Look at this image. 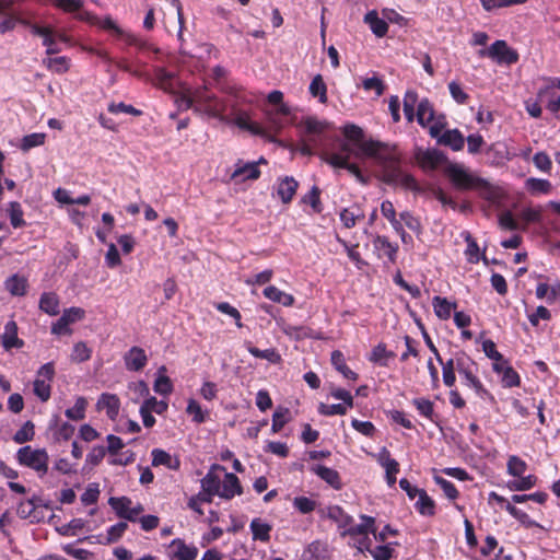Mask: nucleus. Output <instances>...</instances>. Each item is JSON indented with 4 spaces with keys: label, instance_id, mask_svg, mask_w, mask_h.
Returning <instances> with one entry per match:
<instances>
[{
    "label": "nucleus",
    "instance_id": "nucleus-27",
    "mask_svg": "<svg viewBox=\"0 0 560 560\" xmlns=\"http://www.w3.org/2000/svg\"><path fill=\"white\" fill-rule=\"evenodd\" d=\"M39 310L50 316L58 315L60 312V300L55 292H44L39 299Z\"/></svg>",
    "mask_w": 560,
    "mask_h": 560
},
{
    "label": "nucleus",
    "instance_id": "nucleus-10",
    "mask_svg": "<svg viewBox=\"0 0 560 560\" xmlns=\"http://www.w3.org/2000/svg\"><path fill=\"white\" fill-rule=\"evenodd\" d=\"M478 55L506 65L515 63L518 60L517 52L511 49L504 40H495L488 49L479 50Z\"/></svg>",
    "mask_w": 560,
    "mask_h": 560
},
{
    "label": "nucleus",
    "instance_id": "nucleus-3",
    "mask_svg": "<svg viewBox=\"0 0 560 560\" xmlns=\"http://www.w3.org/2000/svg\"><path fill=\"white\" fill-rule=\"evenodd\" d=\"M444 174L454 188L458 190H482L489 187V183L486 179L459 163H448L444 167Z\"/></svg>",
    "mask_w": 560,
    "mask_h": 560
},
{
    "label": "nucleus",
    "instance_id": "nucleus-52",
    "mask_svg": "<svg viewBox=\"0 0 560 560\" xmlns=\"http://www.w3.org/2000/svg\"><path fill=\"white\" fill-rule=\"evenodd\" d=\"M505 510L518 522H521L524 526L527 528L539 526L538 523L533 521L527 513L524 511L517 509L516 506L512 505L511 503H508L505 505Z\"/></svg>",
    "mask_w": 560,
    "mask_h": 560
},
{
    "label": "nucleus",
    "instance_id": "nucleus-56",
    "mask_svg": "<svg viewBox=\"0 0 560 560\" xmlns=\"http://www.w3.org/2000/svg\"><path fill=\"white\" fill-rule=\"evenodd\" d=\"M360 218V209L358 207L346 208L340 212V220L345 228H353Z\"/></svg>",
    "mask_w": 560,
    "mask_h": 560
},
{
    "label": "nucleus",
    "instance_id": "nucleus-41",
    "mask_svg": "<svg viewBox=\"0 0 560 560\" xmlns=\"http://www.w3.org/2000/svg\"><path fill=\"white\" fill-rule=\"evenodd\" d=\"M320 192L322 191L317 186H313L311 188V190L307 194H305L301 199V202L310 205L313 212L316 214L322 213L324 210V207H323V203L320 200Z\"/></svg>",
    "mask_w": 560,
    "mask_h": 560
},
{
    "label": "nucleus",
    "instance_id": "nucleus-63",
    "mask_svg": "<svg viewBox=\"0 0 560 560\" xmlns=\"http://www.w3.org/2000/svg\"><path fill=\"white\" fill-rule=\"evenodd\" d=\"M293 506L302 514H308L316 508V502L307 497H296Z\"/></svg>",
    "mask_w": 560,
    "mask_h": 560
},
{
    "label": "nucleus",
    "instance_id": "nucleus-48",
    "mask_svg": "<svg viewBox=\"0 0 560 560\" xmlns=\"http://www.w3.org/2000/svg\"><path fill=\"white\" fill-rule=\"evenodd\" d=\"M92 357V349L83 341L74 343L71 352V361L82 363L89 361Z\"/></svg>",
    "mask_w": 560,
    "mask_h": 560
},
{
    "label": "nucleus",
    "instance_id": "nucleus-36",
    "mask_svg": "<svg viewBox=\"0 0 560 560\" xmlns=\"http://www.w3.org/2000/svg\"><path fill=\"white\" fill-rule=\"evenodd\" d=\"M314 471L319 478L325 480L334 489L339 490L341 488V480L337 470L324 465H318L316 468H314Z\"/></svg>",
    "mask_w": 560,
    "mask_h": 560
},
{
    "label": "nucleus",
    "instance_id": "nucleus-60",
    "mask_svg": "<svg viewBox=\"0 0 560 560\" xmlns=\"http://www.w3.org/2000/svg\"><path fill=\"white\" fill-rule=\"evenodd\" d=\"M128 529V524L126 522H118L114 525H112L107 529V544H114L118 541L125 532Z\"/></svg>",
    "mask_w": 560,
    "mask_h": 560
},
{
    "label": "nucleus",
    "instance_id": "nucleus-44",
    "mask_svg": "<svg viewBox=\"0 0 560 560\" xmlns=\"http://www.w3.org/2000/svg\"><path fill=\"white\" fill-rule=\"evenodd\" d=\"M463 235L467 243V248L465 250L467 260L471 264H477L481 258L486 260V257L480 255L479 246L471 234L469 232H465Z\"/></svg>",
    "mask_w": 560,
    "mask_h": 560
},
{
    "label": "nucleus",
    "instance_id": "nucleus-33",
    "mask_svg": "<svg viewBox=\"0 0 560 560\" xmlns=\"http://www.w3.org/2000/svg\"><path fill=\"white\" fill-rule=\"evenodd\" d=\"M27 285L28 284L26 278L19 275L9 277L4 282L5 290L14 296L25 295Z\"/></svg>",
    "mask_w": 560,
    "mask_h": 560
},
{
    "label": "nucleus",
    "instance_id": "nucleus-2",
    "mask_svg": "<svg viewBox=\"0 0 560 560\" xmlns=\"http://www.w3.org/2000/svg\"><path fill=\"white\" fill-rule=\"evenodd\" d=\"M324 516L336 523L341 537H350L352 545L361 552L369 551L375 560H385V545L373 547L369 537H375V520L368 515H361L362 523L355 524L354 518L339 505H329L322 512Z\"/></svg>",
    "mask_w": 560,
    "mask_h": 560
},
{
    "label": "nucleus",
    "instance_id": "nucleus-61",
    "mask_svg": "<svg viewBox=\"0 0 560 560\" xmlns=\"http://www.w3.org/2000/svg\"><path fill=\"white\" fill-rule=\"evenodd\" d=\"M215 308L223 313V314H226L229 316H231V318H234L235 320V325L238 327V328H242L243 327V324L241 322L242 319V316H241V313L238 312L237 308H235L234 306H232L230 303L228 302H221V303H218L215 305Z\"/></svg>",
    "mask_w": 560,
    "mask_h": 560
},
{
    "label": "nucleus",
    "instance_id": "nucleus-59",
    "mask_svg": "<svg viewBox=\"0 0 560 560\" xmlns=\"http://www.w3.org/2000/svg\"><path fill=\"white\" fill-rule=\"evenodd\" d=\"M361 86L366 92L374 91L377 96H381L384 92L383 80L376 75L364 78L362 80Z\"/></svg>",
    "mask_w": 560,
    "mask_h": 560
},
{
    "label": "nucleus",
    "instance_id": "nucleus-16",
    "mask_svg": "<svg viewBox=\"0 0 560 560\" xmlns=\"http://www.w3.org/2000/svg\"><path fill=\"white\" fill-rule=\"evenodd\" d=\"M299 188V182L293 176L279 177L277 180V195L284 205H289Z\"/></svg>",
    "mask_w": 560,
    "mask_h": 560
},
{
    "label": "nucleus",
    "instance_id": "nucleus-17",
    "mask_svg": "<svg viewBox=\"0 0 560 560\" xmlns=\"http://www.w3.org/2000/svg\"><path fill=\"white\" fill-rule=\"evenodd\" d=\"M261 172L258 167V163L247 162L244 163L242 160H238L235 164V168L231 174L232 180L241 179L246 180H256L260 177Z\"/></svg>",
    "mask_w": 560,
    "mask_h": 560
},
{
    "label": "nucleus",
    "instance_id": "nucleus-30",
    "mask_svg": "<svg viewBox=\"0 0 560 560\" xmlns=\"http://www.w3.org/2000/svg\"><path fill=\"white\" fill-rule=\"evenodd\" d=\"M250 532L254 540H259L262 542H267L270 540V532L272 530V526L261 518L256 517L250 522Z\"/></svg>",
    "mask_w": 560,
    "mask_h": 560
},
{
    "label": "nucleus",
    "instance_id": "nucleus-49",
    "mask_svg": "<svg viewBox=\"0 0 560 560\" xmlns=\"http://www.w3.org/2000/svg\"><path fill=\"white\" fill-rule=\"evenodd\" d=\"M35 435V427L32 421H26L21 429H19L14 435L13 441L18 444H23L30 442L34 439Z\"/></svg>",
    "mask_w": 560,
    "mask_h": 560
},
{
    "label": "nucleus",
    "instance_id": "nucleus-37",
    "mask_svg": "<svg viewBox=\"0 0 560 560\" xmlns=\"http://www.w3.org/2000/svg\"><path fill=\"white\" fill-rule=\"evenodd\" d=\"M165 372H166L165 366H161L159 369V375L154 381L153 389L155 393H158L160 395L168 396L173 392V383L167 375L162 374Z\"/></svg>",
    "mask_w": 560,
    "mask_h": 560
},
{
    "label": "nucleus",
    "instance_id": "nucleus-1",
    "mask_svg": "<svg viewBox=\"0 0 560 560\" xmlns=\"http://www.w3.org/2000/svg\"><path fill=\"white\" fill-rule=\"evenodd\" d=\"M342 133L348 141L342 142L337 152L325 153V162L334 167L348 170L360 178V166L350 162L351 158H355L381 182H385V144L366 140L363 129L354 124L345 125Z\"/></svg>",
    "mask_w": 560,
    "mask_h": 560
},
{
    "label": "nucleus",
    "instance_id": "nucleus-29",
    "mask_svg": "<svg viewBox=\"0 0 560 560\" xmlns=\"http://www.w3.org/2000/svg\"><path fill=\"white\" fill-rule=\"evenodd\" d=\"M262 293L268 300L282 304L283 306H292L295 302V299L292 294L285 293L275 285L266 287Z\"/></svg>",
    "mask_w": 560,
    "mask_h": 560
},
{
    "label": "nucleus",
    "instance_id": "nucleus-54",
    "mask_svg": "<svg viewBox=\"0 0 560 560\" xmlns=\"http://www.w3.org/2000/svg\"><path fill=\"white\" fill-rule=\"evenodd\" d=\"M226 93L233 98V107L253 102V98L241 86H231Z\"/></svg>",
    "mask_w": 560,
    "mask_h": 560
},
{
    "label": "nucleus",
    "instance_id": "nucleus-7",
    "mask_svg": "<svg viewBox=\"0 0 560 560\" xmlns=\"http://www.w3.org/2000/svg\"><path fill=\"white\" fill-rule=\"evenodd\" d=\"M456 371L460 376H463L466 381V385L474 388L475 392L483 397L488 394L487 389L483 387L481 382L476 375L477 364L474 362L468 355L465 353H460L456 355Z\"/></svg>",
    "mask_w": 560,
    "mask_h": 560
},
{
    "label": "nucleus",
    "instance_id": "nucleus-58",
    "mask_svg": "<svg viewBox=\"0 0 560 560\" xmlns=\"http://www.w3.org/2000/svg\"><path fill=\"white\" fill-rule=\"evenodd\" d=\"M107 110L110 114H115V115H117L119 113H125V114H129L132 116H141L142 115V110L133 107L132 105L125 104L122 102H120V103L112 102L108 105Z\"/></svg>",
    "mask_w": 560,
    "mask_h": 560
},
{
    "label": "nucleus",
    "instance_id": "nucleus-8",
    "mask_svg": "<svg viewBox=\"0 0 560 560\" xmlns=\"http://www.w3.org/2000/svg\"><path fill=\"white\" fill-rule=\"evenodd\" d=\"M54 362L45 363L37 371L36 378L33 383V392L44 402L49 400L51 396V382L54 380Z\"/></svg>",
    "mask_w": 560,
    "mask_h": 560
},
{
    "label": "nucleus",
    "instance_id": "nucleus-23",
    "mask_svg": "<svg viewBox=\"0 0 560 560\" xmlns=\"http://www.w3.org/2000/svg\"><path fill=\"white\" fill-rule=\"evenodd\" d=\"M416 160L423 170L433 171L443 162L444 155L438 150H419Z\"/></svg>",
    "mask_w": 560,
    "mask_h": 560
},
{
    "label": "nucleus",
    "instance_id": "nucleus-5",
    "mask_svg": "<svg viewBox=\"0 0 560 560\" xmlns=\"http://www.w3.org/2000/svg\"><path fill=\"white\" fill-rule=\"evenodd\" d=\"M417 121L423 128H427L433 138L439 137L445 127L444 116H438L433 105L427 98L420 101L418 104Z\"/></svg>",
    "mask_w": 560,
    "mask_h": 560
},
{
    "label": "nucleus",
    "instance_id": "nucleus-53",
    "mask_svg": "<svg viewBox=\"0 0 560 560\" xmlns=\"http://www.w3.org/2000/svg\"><path fill=\"white\" fill-rule=\"evenodd\" d=\"M288 408H281L279 407L272 415V425H271V432L278 433L282 430V428L287 424L289 421L288 415H289Z\"/></svg>",
    "mask_w": 560,
    "mask_h": 560
},
{
    "label": "nucleus",
    "instance_id": "nucleus-50",
    "mask_svg": "<svg viewBox=\"0 0 560 560\" xmlns=\"http://www.w3.org/2000/svg\"><path fill=\"white\" fill-rule=\"evenodd\" d=\"M537 482V478L534 475H528L526 477H521L517 480H512L508 482V488L511 491H525L532 489Z\"/></svg>",
    "mask_w": 560,
    "mask_h": 560
},
{
    "label": "nucleus",
    "instance_id": "nucleus-62",
    "mask_svg": "<svg viewBox=\"0 0 560 560\" xmlns=\"http://www.w3.org/2000/svg\"><path fill=\"white\" fill-rule=\"evenodd\" d=\"M318 412L322 416L330 417L335 415L343 416L347 413V406L341 404H332V405H326L324 402H320L318 406Z\"/></svg>",
    "mask_w": 560,
    "mask_h": 560
},
{
    "label": "nucleus",
    "instance_id": "nucleus-39",
    "mask_svg": "<svg viewBox=\"0 0 560 560\" xmlns=\"http://www.w3.org/2000/svg\"><path fill=\"white\" fill-rule=\"evenodd\" d=\"M313 97H317L322 104L327 103V85L324 82L322 74H316L308 88Z\"/></svg>",
    "mask_w": 560,
    "mask_h": 560
},
{
    "label": "nucleus",
    "instance_id": "nucleus-51",
    "mask_svg": "<svg viewBox=\"0 0 560 560\" xmlns=\"http://www.w3.org/2000/svg\"><path fill=\"white\" fill-rule=\"evenodd\" d=\"M291 115V109L284 103L278 105V108L272 112H268L269 121L276 127L277 130L283 127V122L280 117H288Z\"/></svg>",
    "mask_w": 560,
    "mask_h": 560
},
{
    "label": "nucleus",
    "instance_id": "nucleus-43",
    "mask_svg": "<svg viewBox=\"0 0 560 560\" xmlns=\"http://www.w3.org/2000/svg\"><path fill=\"white\" fill-rule=\"evenodd\" d=\"M364 22L377 37L385 36V20L380 19L378 13L375 10L369 11L365 14Z\"/></svg>",
    "mask_w": 560,
    "mask_h": 560
},
{
    "label": "nucleus",
    "instance_id": "nucleus-34",
    "mask_svg": "<svg viewBox=\"0 0 560 560\" xmlns=\"http://www.w3.org/2000/svg\"><path fill=\"white\" fill-rule=\"evenodd\" d=\"M560 295V283L556 282L551 285L547 283H539L536 288V296L539 300H545L547 303H553Z\"/></svg>",
    "mask_w": 560,
    "mask_h": 560
},
{
    "label": "nucleus",
    "instance_id": "nucleus-64",
    "mask_svg": "<svg viewBox=\"0 0 560 560\" xmlns=\"http://www.w3.org/2000/svg\"><path fill=\"white\" fill-rule=\"evenodd\" d=\"M100 497V489L97 483H90L81 495V501L84 505L95 504Z\"/></svg>",
    "mask_w": 560,
    "mask_h": 560
},
{
    "label": "nucleus",
    "instance_id": "nucleus-35",
    "mask_svg": "<svg viewBox=\"0 0 560 560\" xmlns=\"http://www.w3.org/2000/svg\"><path fill=\"white\" fill-rule=\"evenodd\" d=\"M418 500L415 503L416 510L422 515V516H433L435 514V503L434 501L428 495L425 490H421L418 494Z\"/></svg>",
    "mask_w": 560,
    "mask_h": 560
},
{
    "label": "nucleus",
    "instance_id": "nucleus-15",
    "mask_svg": "<svg viewBox=\"0 0 560 560\" xmlns=\"http://www.w3.org/2000/svg\"><path fill=\"white\" fill-rule=\"evenodd\" d=\"M32 34L43 37V45L47 47L46 54L48 56L58 54L61 48L57 44L56 32L50 26H42L38 24L31 25Z\"/></svg>",
    "mask_w": 560,
    "mask_h": 560
},
{
    "label": "nucleus",
    "instance_id": "nucleus-4",
    "mask_svg": "<svg viewBox=\"0 0 560 560\" xmlns=\"http://www.w3.org/2000/svg\"><path fill=\"white\" fill-rule=\"evenodd\" d=\"M402 161L404 156L398 148L396 145L390 148L387 144V184H396L406 189L418 191L420 188L415 177L399 168Z\"/></svg>",
    "mask_w": 560,
    "mask_h": 560
},
{
    "label": "nucleus",
    "instance_id": "nucleus-6",
    "mask_svg": "<svg viewBox=\"0 0 560 560\" xmlns=\"http://www.w3.org/2000/svg\"><path fill=\"white\" fill-rule=\"evenodd\" d=\"M20 465L28 467L43 477L48 471L49 456L46 450H33L31 446H23L16 453Z\"/></svg>",
    "mask_w": 560,
    "mask_h": 560
},
{
    "label": "nucleus",
    "instance_id": "nucleus-20",
    "mask_svg": "<svg viewBox=\"0 0 560 560\" xmlns=\"http://www.w3.org/2000/svg\"><path fill=\"white\" fill-rule=\"evenodd\" d=\"M37 498L21 501L16 508V514L22 520H30L31 523H38L44 518V515L37 509Z\"/></svg>",
    "mask_w": 560,
    "mask_h": 560
},
{
    "label": "nucleus",
    "instance_id": "nucleus-46",
    "mask_svg": "<svg viewBox=\"0 0 560 560\" xmlns=\"http://www.w3.org/2000/svg\"><path fill=\"white\" fill-rule=\"evenodd\" d=\"M46 135L44 132H34L24 136L21 139L20 149L24 152L45 143Z\"/></svg>",
    "mask_w": 560,
    "mask_h": 560
},
{
    "label": "nucleus",
    "instance_id": "nucleus-45",
    "mask_svg": "<svg viewBox=\"0 0 560 560\" xmlns=\"http://www.w3.org/2000/svg\"><path fill=\"white\" fill-rule=\"evenodd\" d=\"M527 190L533 195L549 194L552 189L551 183L547 179L530 177L525 182Z\"/></svg>",
    "mask_w": 560,
    "mask_h": 560
},
{
    "label": "nucleus",
    "instance_id": "nucleus-28",
    "mask_svg": "<svg viewBox=\"0 0 560 560\" xmlns=\"http://www.w3.org/2000/svg\"><path fill=\"white\" fill-rule=\"evenodd\" d=\"M247 351L255 358L265 359L272 364H279L282 361L280 353L275 348L260 350L255 347L250 341L245 342Z\"/></svg>",
    "mask_w": 560,
    "mask_h": 560
},
{
    "label": "nucleus",
    "instance_id": "nucleus-38",
    "mask_svg": "<svg viewBox=\"0 0 560 560\" xmlns=\"http://www.w3.org/2000/svg\"><path fill=\"white\" fill-rule=\"evenodd\" d=\"M389 23L398 26V32L396 33V35L398 38H404L409 26V20L394 10H387V24ZM388 32L389 25H387V33Z\"/></svg>",
    "mask_w": 560,
    "mask_h": 560
},
{
    "label": "nucleus",
    "instance_id": "nucleus-57",
    "mask_svg": "<svg viewBox=\"0 0 560 560\" xmlns=\"http://www.w3.org/2000/svg\"><path fill=\"white\" fill-rule=\"evenodd\" d=\"M52 4L66 13H74L83 8V0H52Z\"/></svg>",
    "mask_w": 560,
    "mask_h": 560
},
{
    "label": "nucleus",
    "instance_id": "nucleus-13",
    "mask_svg": "<svg viewBox=\"0 0 560 560\" xmlns=\"http://www.w3.org/2000/svg\"><path fill=\"white\" fill-rule=\"evenodd\" d=\"M85 316V311L81 307L72 306L70 308H66L60 316V318L52 324L51 332L54 335H71L72 330L69 328L71 324H74Z\"/></svg>",
    "mask_w": 560,
    "mask_h": 560
},
{
    "label": "nucleus",
    "instance_id": "nucleus-14",
    "mask_svg": "<svg viewBox=\"0 0 560 560\" xmlns=\"http://www.w3.org/2000/svg\"><path fill=\"white\" fill-rule=\"evenodd\" d=\"M168 555L172 560H195L198 556V548L187 545L180 538H175L168 545Z\"/></svg>",
    "mask_w": 560,
    "mask_h": 560
},
{
    "label": "nucleus",
    "instance_id": "nucleus-12",
    "mask_svg": "<svg viewBox=\"0 0 560 560\" xmlns=\"http://www.w3.org/2000/svg\"><path fill=\"white\" fill-rule=\"evenodd\" d=\"M198 106L209 116L213 118L223 119L226 112V104L223 100L217 97L214 94H208L206 91L196 93Z\"/></svg>",
    "mask_w": 560,
    "mask_h": 560
},
{
    "label": "nucleus",
    "instance_id": "nucleus-47",
    "mask_svg": "<svg viewBox=\"0 0 560 560\" xmlns=\"http://www.w3.org/2000/svg\"><path fill=\"white\" fill-rule=\"evenodd\" d=\"M88 401L84 397H78L72 408H68L65 412L70 420L79 421L85 418V409Z\"/></svg>",
    "mask_w": 560,
    "mask_h": 560
},
{
    "label": "nucleus",
    "instance_id": "nucleus-42",
    "mask_svg": "<svg viewBox=\"0 0 560 560\" xmlns=\"http://www.w3.org/2000/svg\"><path fill=\"white\" fill-rule=\"evenodd\" d=\"M434 312L440 319H448L456 304L448 302L445 298L434 296L432 301Z\"/></svg>",
    "mask_w": 560,
    "mask_h": 560
},
{
    "label": "nucleus",
    "instance_id": "nucleus-11",
    "mask_svg": "<svg viewBox=\"0 0 560 560\" xmlns=\"http://www.w3.org/2000/svg\"><path fill=\"white\" fill-rule=\"evenodd\" d=\"M302 126L306 135L312 136L307 141H303L299 148V151L303 155L313 154V144L316 143L314 136H319L325 132L328 125L325 121H320L315 117H306L302 121Z\"/></svg>",
    "mask_w": 560,
    "mask_h": 560
},
{
    "label": "nucleus",
    "instance_id": "nucleus-22",
    "mask_svg": "<svg viewBox=\"0 0 560 560\" xmlns=\"http://www.w3.org/2000/svg\"><path fill=\"white\" fill-rule=\"evenodd\" d=\"M96 408L98 410H105L106 416L110 420H115L119 413L120 400L115 394L103 393L96 402Z\"/></svg>",
    "mask_w": 560,
    "mask_h": 560
},
{
    "label": "nucleus",
    "instance_id": "nucleus-32",
    "mask_svg": "<svg viewBox=\"0 0 560 560\" xmlns=\"http://www.w3.org/2000/svg\"><path fill=\"white\" fill-rule=\"evenodd\" d=\"M43 65L47 68V70L63 74L69 71L71 60L70 58L66 56H59V57H47L43 59Z\"/></svg>",
    "mask_w": 560,
    "mask_h": 560
},
{
    "label": "nucleus",
    "instance_id": "nucleus-24",
    "mask_svg": "<svg viewBox=\"0 0 560 560\" xmlns=\"http://www.w3.org/2000/svg\"><path fill=\"white\" fill-rule=\"evenodd\" d=\"M201 488L203 495L200 493V500L210 503L211 498L213 495H219L221 490V480L220 478L213 474L212 471H209L202 479H201Z\"/></svg>",
    "mask_w": 560,
    "mask_h": 560
},
{
    "label": "nucleus",
    "instance_id": "nucleus-55",
    "mask_svg": "<svg viewBox=\"0 0 560 560\" xmlns=\"http://www.w3.org/2000/svg\"><path fill=\"white\" fill-rule=\"evenodd\" d=\"M526 463L516 455H512L508 460V472L514 477H522L526 471Z\"/></svg>",
    "mask_w": 560,
    "mask_h": 560
},
{
    "label": "nucleus",
    "instance_id": "nucleus-40",
    "mask_svg": "<svg viewBox=\"0 0 560 560\" xmlns=\"http://www.w3.org/2000/svg\"><path fill=\"white\" fill-rule=\"evenodd\" d=\"M8 214L10 218V223L14 229L23 228L26 225V221L24 220V211L22 206L18 201H11L8 205Z\"/></svg>",
    "mask_w": 560,
    "mask_h": 560
},
{
    "label": "nucleus",
    "instance_id": "nucleus-25",
    "mask_svg": "<svg viewBox=\"0 0 560 560\" xmlns=\"http://www.w3.org/2000/svg\"><path fill=\"white\" fill-rule=\"evenodd\" d=\"M0 343L7 351L12 348L23 347V340L18 337V326L15 322L10 320L5 324L4 332L0 336Z\"/></svg>",
    "mask_w": 560,
    "mask_h": 560
},
{
    "label": "nucleus",
    "instance_id": "nucleus-26",
    "mask_svg": "<svg viewBox=\"0 0 560 560\" xmlns=\"http://www.w3.org/2000/svg\"><path fill=\"white\" fill-rule=\"evenodd\" d=\"M330 361L332 366L349 381H357L359 375L352 371L346 363L343 353L340 350H334L331 352Z\"/></svg>",
    "mask_w": 560,
    "mask_h": 560
},
{
    "label": "nucleus",
    "instance_id": "nucleus-9",
    "mask_svg": "<svg viewBox=\"0 0 560 560\" xmlns=\"http://www.w3.org/2000/svg\"><path fill=\"white\" fill-rule=\"evenodd\" d=\"M108 504L119 518H124L129 522H137L139 515L144 511L140 503L132 506V501L128 497H112L108 500Z\"/></svg>",
    "mask_w": 560,
    "mask_h": 560
},
{
    "label": "nucleus",
    "instance_id": "nucleus-18",
    "mask_svg": "<svg viewBox=\"0 0 560 560\" xmlns=\"http://www.w3.org/2000/svg\"><path fill=\"white\" fill-rule=\"evenodd\" d=\"M124 361L128 371L138 372L147 365L148 357L142 348L133 346L125 353Z\"/></svg>",
    "mask_w": 560,
    "mask_h": 560
},
{
    "label": "nucleus",
    "instance_id": "nucleus-31",
    "mask_svg": "<svg viewBox=\"0 0 560 560\" xmlns=\"http://www.w3.org/2000/svg\"><path fill=\"white\" fill-rule=\"evenodd\" d=\"M439 141L454 151H460L465 145V138L458 129L446 130Z\"/></svg>",
    "mask_w": 560,
    "mask_h": 560
},
{
    "label": "nucleus",
    "instance_id": "nucleus-19",
    "mask_svg": "<svg viewBox=\"0 0 560 560\" xmlns=\"http://www.w3.org/2000/svg\"><path fill=\"white\" fill-rule=\"evenodd\" d=\"M243 488L238 477L233 472H225L224 479L221 482V490L219 497L225 500H231L235 495H241Z\"/></svg>",
    "mask_w": 560,
    "mask_h": 560
},
{
    "label": "nucleus",
    "instance_id": "nucleus-21",
    "mask_svg": "<svg viewBox=\"0 0 560 560\" xmlns=\"http://www.w3.org/2000/svg\"><path fill=\"white\" fill-rule=\"evenodd\" d=\"M151 457L153 467L165 466L166 468L175 471L180 469L182 463L179 457L172 456L170 453L162 448H153L151 451Z\"/></svg>",
    "mask_w": 560,
    "mask_h": 560
}]
</instances>
